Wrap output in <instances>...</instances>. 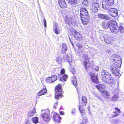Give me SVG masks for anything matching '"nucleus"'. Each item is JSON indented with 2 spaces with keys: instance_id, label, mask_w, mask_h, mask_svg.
Returning a JSON list of instances; mask_svg holds the SVG:
<instances>
[{
  "instance_id": "1",
  "label": "nucleus",
  "mask_w": 124,
  "mask_h": 124,
  "mask_svg": "<svg viewBox=\"0 0 124 124\" xmlns=\"http://www.w3.org/2000/svg\"><path fill=\"white\" fill-rule=\"evenodd\" d=\"M80 12V16L82 23L84 25H87L89 22L90 18L87 9L85 8H82Z\"/></svg>"
},
{
  "instance_id": "2",
  "label": "nucleus",
  "mask_w": 124,
  "mask_h": 124,
  "mask_svg": "<svg viewBox=\"0 0 124 124\" xmlns=\"http://www.w3.org/2000/svg\"><path fill=\"white\" fill-rule=\"evenodd\" d=\"M101 74L102 79L104 82L107 84L112 83L113 79L110 73L105 70H103Z\"/></svg>"
},
{
  "instance_id": "3",
  "label": "nucleus",
  "mask_w": 124,
  "mask_h": 124,
  "mask_svg": "<svg viewBox=\"0 0 124 124\" xmlns=\"http://www.w3.org/2000/svg\"><path fill=\"white\" fill-rule=\"evenodd\" d=\"M108 27L111 32L114 34H117L119 32L118 29L117 24L116 21L111 20L109 21Z\"/></svg>"
},
{
  "instance_id": "4",
  "label": "nucleus",
  "mask_w": 124,
  "mask_h": 124,
  "mask_svg": "<svg viewBox=\"0 0 124 124\" xmlns=\"http://www.w3.org/2000/svg\"><path fill=\"white\" fill-rule=\"evenodd\" d=\"M99 7V4L98 3V1L94 0L93 1L92 4L90 8V10L93 12H96L98 10V8Z\"/></svg>"
},
{
  "instance_id": "5",
  "label": "nucleus",
  "mask_w": 124,
  "mask_h": 124,
  "mask_svg": "<svg viewBox=\"0 0 124 124\" xmlns=\"http://www.w3.org/2000/svg\"><path fill=\"white\" fill-rule=\"evenodd\" d=\"M85 58L84 59L82 63L85 69L87 70V68L91 66V64L88 55H85Z\"/></svg>"
},
{
  "instance_id": "6",
  "label": "nucleus",
  "mask_w": 124,
  "mask_h": 124,
  "mask_svg": "<svg viewBox=\"0 0 124 124\" xmlns=\"http://www.w3.org/2000/svg\"><path fill=\"white\" fill-rule=\"evenodd\" d=\"M104 40L107 44H111L114 42L113 38L111 36H109L107 35H106L104 36Z\"/></svg>"
},
{
  "instance_id": "7",
  "label": "nucleus",
  "mask_w": 124,
  "mask_h": 124,
  "mask_svg": "<svg viewBox=\"0 0 124 124\" xmlns=\"http://www.w3.org/2000/svg\"><path fill=\"white\" fill-rule=\"evenodd\" d=\"M77 47V51L78 53H82L85 51V48L84 46L80 43L76 44Z\"/></svg>"
},
{
  "instance_id": "8",
  "label": "nucleus",
  "mask_w": 124,
  "mask_h": 124,
  "mask_svg": "<svg viewBox=\"0 0 124 124\" xmlns=\"http://www.w3.org/2000/svg\"><path fill=\"white\" fill-rule=\"evenodd\" d=\"M53 118V121L56 123H58L60 122L61 117L58 113L54 112Z\"/></svg>"
},
{
  "instance_id": "9",
  "label": "nucleus",
  "mask_w": 124,
  "mask_h": 124,
  "mask_svg": "<svg viewBox=\"0 0 124 124\" xmlns=\"http://www.w3.org/2000/svg\"><path fill=\"white\" fill-rule=\"evenodd\" d=\"M57 79V76L55 75L51 76V77H48L46 79V81L48 83H52L55 82Z\"/></svg>"
},
{
  "instance_id": "10",
  "label": "nucleus",
  "mask_w": 124,
  "mask_h": 124,
  "mask_svg": "<svg viewBox=\"0 0 124 124\" xmlns=\"http://www.w3.org/2000/svg\"><path fill=\"white\" fill-rule=\"evenodd\" d=\"M110 69L111 71L114 76H117L119 75V72L118 69L116 67L111 65Z\"/></svg>"
},
{
  "instance_id": "11",
  "label": "nucleus",
  "mask_w": 124,
  "mask_h": 124,
  "mask_svg": "<svg viewBox=\"0 0 124 124\" xmlns=\"http://www.w3.org/2000/svg\"><path fill=\"white\" fill-rule=\"evenodd\" d=\"M95 87L99 92L101 93L105 90L106 87L105 85L102 84L96 85L95 86Z\"/></svg>"
},
{
  "instance_id": "12",
  "label": "nucleus",
  "mask_w": 124,
  "mask_h": 124,
  "mask_svg": "<svg viewBox=\"0 0 124 124\" xmlns=\"http://www.w3.org/2000/svg\"><path fill=\"white\" fill-rule=\"evenodd\" d=\"M121 58L120 56L116 54H115L112 55L111 57V60L112 62H115L117 61L118 60H120Z\"/></svg>"
},
{
  "instance_id": "13",
  "label": "nucleus",
  "mask_w": 124,
  "mask_h": 124,
  "mask_svg": "<svg viewBox=\"0 0 124 124\" xmlns=\"http://www.w3.org/2000/svg\"><path fill=\"white\" fill-rule=\"evenodd\" d=\"M98 17L100 18L104 19L105 20H109L111 18L107 15L101 14H98L97 15Z\"/></svg>"
},
{
  "instance_id": "14",
  "label": "nucleus",
  "mask_w": 124,
  "mask_h": 124,
  "mask_svg": "<svg viewBox=\"0 0 124 124\" xmlns=\"http://www.w3.org/2000/svg\"><path fill=\"white\" fill-rule=\"evenodd\" d=\"M102 6L103 8L105 9H107L109 10V15L112 13L114 12L115 11L117 12V10L114 8H111L110 9H109V8L108 6H106L105 4H102Z\"/></svg>"
},
{
  "instance_id": "15",
  "label": "nucleus",
  "mask_w": 124,
  "mask_h": 124,
  "mask_svg": "<svg viewBox=\"0 0 124 124\" xmlns=\"http://www.w3.org/2000/svg\"><path fill=\"white\" fill-rule=\"evenodd\" d=\"M42 117L43 119L45 121H49L50 120L49 114V113L45 112L42 114Z\"/></svg>"
},
{
  "instance_id": "16",
  "label": "nucleus",
  "mask_w": 124,
  "mask_h": 124,
  "mask_svg": "<svg viewBox=\"0 0 124 124\" xmlns=\"http://www.w3.org/2000/svg\"><path fill=\"white\" fill-rule=\"evenodd\" d=\"M58 2L62 8H67V5L64 0H59Z\"/></svg>"
},
{
  "instance_id": "17",
  "label": "nucleus",
  "mask_w": 124,
  "mask_h": 124,
  "mask_svg": "<svg viewBox=\"0 0 124 124\" xmlns=\"http://www.w3.org/2000/svg\"><path fill=\"white\" fill-rule=\"evenodd\" d=\"M62 87L61 84H58L56 86L55 88V93L62 92Z\"/></svg>"
},
{
  "instance_id": "18",
  "label": "nucleus",
  "mask_w": 124,
  "mask_h": 124,
  "mask_svg": "<svg viewBox=\"0 0 124 124\" xmlns=\"http://www.w3.org/2000/svg\"><path fill=\"white\" fill-rule=\"evenodd\" d=\"M75 39L78 41H81L82 40L83 37L82 35L79 32L75 33L74 35Z\"/></svg>"
},
{
  "instance_id": "19",
  "label": "nucleus",
  "mask_w": 124,
  "mask_h": 124,
  "mask_svg": "<svg viewBox=\"0 0 124 124\" xmlns=\"http://www.w3.org/2000/svg\"><path fill=\"white\" fill-rule=\"evenodd\" d=\"M90 76L93 82L95 83H98V80L97 75L93 73L91 74Z\"/></svg>"
},
{
  "instance_id": "20",
  "label": "nucleus",
  "mask_w": 124,
  "mask_h": 124,
  "mask_svg": "<svg viewBox=\"0 0 124 124\" xmlns=\"http://www.w3.org/2000/svg\"><path fill=\"white\" fill-rule=\"evenodd\" d=\"M114 109L117 111H114L113 112V113L115 114L114 115L112 114V117H114L117 116L119 115L118 113H121V111L120 109L117 108H115Z\"/></svg>"
},
{
  "instance_id": "21",
  "label": "nucleus",
  "mask_w": 124,
  "mask_h": 124,
  "mask_svg": "<svg viewBox=\"0 0 124 124\" xmlns=\"http://www.w3.org/2000/svg\"><path fill=\"white\" fill-rule=\"evenodd\" d=\"M61 75L59 78V80L63 82L66 81L68 77V75L66 74H64Z\"/></svg>"
},
{
  "instance_id": "22",
  "label": "nucleus",
  "mask_w": 124,
  "mask_h": 124,
  "mask_svg": "<svg viewBox=\"0 0 124 124\" xmlns=\"http://www.w3.org/2000/svg\"><path fill=\"white\" fill-rule=\"evenodd\" d=\"M47 90L46 88L42 89L37 93V95L39 96L45 94L47 92Z\"/></svg>"
},
{
  "instance_id": "23",
  "label": "nucleus",
  "mask_w": 124,
  "mask_h": 124,
  "mask_svg": "<svg viewBox=\"0 0 124 124\" xmlns=\"http://www.w3.org/2000/svg\"><path fill=\"white\" fill-rule=\"evenodd\" d=\"M36 108L34 107L33 109L29 111L27 114V116L29 117L32 116H34V114L36 113Z\"/></svg>"
},
{
  "instance_id": "24",
  "label": "nucleus",
  "mask_w": 124,
  "mask_h": 124,
  "mask_svg": "<svg viewBox=\"0 0 124 124\" xmlns=\"http://www.w3.org/2000/svg\"><path fill=\"white\" fill-rule=\"evenodd\" d=\"M55 98L57 100L63 97L62 92H57L55 93Z\"/></svg>"
},
{
  "instance_id": "25",
  "label": "nucleus",
  "mask_w": 124,
  "mask_h": 124,
  "mask_svg": "<svg viewBox=\"0 0 124 124\" xmlns=\"http://www.w3.org/2000/svg\"><path fill=\"white\" fill-rule=\"evenodd\" d=\"M87 99L85 96H83L82 97L81 104L83 106H85L87 103Z\"/></svg>"
},
{
  "instance_id": "26",
  "label": "nucleus",
  "mask_w": 124,
  "mask_h": 124,
  "mask_svg": "<svg viewBox=\"0 0 124 124\" xmlns=\"http://www.w3.org/2000/svg\"><path fill=\"white\" fill-rule=\"evenodd\" d=\"M102 93L104 94V96L105 98H109L111 96L109 92L106 90L103 91Z\"/></svg>"
},
{
  "instance_id": "27",
  "label": "nucleus",
  "mask_w": 124,
  "mask_h": 124,
  "mask_svg": "<svg viewBox=\"0 0 124 124\" xmlns=\"http://www.w3.org/2000/svg\"><path fill=\"white\" fill-rule=\"evenodd\" d=\"M105 1L106 5L109 6L112 5L114 3V0H105Z\"/></svg>"
},
{
  "instance_id": "28",
  "label": "nucleus",
  "mask_w": 124,
  "mask_h": 124,
  "mask_svg": "<svg viewBox=\"0 0 124 124\" xmlns=\"http://www.w3.org/2000/svg\"><path fill=\"white\" fill-rule=\"evenodd\" d=\"M113 63L115 64L116 66L118 68H120L122 64L121 59L120 60H118L117 61L115 62H113Z\"/></svg>"
},
{
  "instance_id": "29",
  "label": "nucleus",
  "mask_w": 124,
  "mask_h": 124,
  "mask_svg": "<svg viewBox=\"0 0 124 124\" xmlns=\"http://www.w3.org/2000/svg\"><path fill=\"white\" fill-rule=\"evenodd\" d=\"M79 108L80 113L82 115H85V111L83 107L81 105L79 106Z\"/></svg>"
},
{
  "instance_id": "30",
  "label": "nucleus",
  "mask_w": 124,
  "mask_h": 124,
  "mask_svg": "<svg viewBox=\"0 0 124 124\" xmlns=\"http://www.w3.org/2000/svg\"><path fill=\"white\" fill-rule=\"evenodd\" d=\"M71 82L75 86H76L78 85L76 78L75 77H73L71 79Z\"/></svg>"
},
{
  "instance_id": "31",
  "label": "nucleus",
  "mask_w": 124,
  "mask_h": 124,
  "mask_svg": "<svg viewBox=\"0 0 124 124\" xmlns=\"http://www.w3.org/2000/svg\"><path fill=\"white\" fill-rule=\"evenodd\" d=\"M70 4L74 5L77 3V0H67Z\"/></svg>"
},
{
  "instance_id": "32",
  "label": "nucleus",
  "mask_w": 124,
  "mask_h": 124,
  "mask_svg": "<svg viewBox=\"0 0 124 124\" xmlns=\"http://www.w3.org/2000/svg\"><path fill=\"white\" fill-rule=\"evenodd\" d=\"M62 59L60 57H57L56 58V61L59 64H61L62 62Z\"/></svg>"
},
{
  "instance_id": "33",
  "label": "nucleus",
  "mask_w": 124,
  "mask_h": 124,
  "mask_svg": "<svg viewBox=\"0 0 124 124\" xmlns=\"http://www.w3.org/2000/svg\"><path fill=\"white\" fill-rule=\"evenodd\" d=\"M102 25L104 28L105 29H107L108 27V25L107 23L105 21L102 22Z\"/></svg>"
},
{
  "instance_id": "34",
  "label": "nucleus",
  "mask_w": 124,
  "mask_h": 124,
  "mask_svg": "<svg viewBox=\"0 0 124 124\" xmlns=\"http://www.w3.org/2000/svg\"><path fill=\"white\" fill-rule=\"evenodd\" d=\"M67 47L66 45L65 44H62V50L63 52L67 51Z\"/></svg>"
},
{
  "instance_id": "35",
  "label": "nucleus",
  "mask_w": 124,
  "mask_h": 124,
  "mask_svg": "<svg viewBox=\"0 0 124 124\" xmlns=\"http://www.w3.org/2000/svg\"><path fill=\"white\" fill-rule=\"evenodd\" d=\"M118 29L121 33H123L124 32V29L122 26L120 25Z\"/></svg>"
},
{
  "instance_id": "36",
  "label": "nucleus",
  "mask_w": 124,
  "mask_h": 124,
  "mask_svg": "<svg viewBox=\"0 0 124 124\" xmlns=\"http://www.w3.org/2000/svg\"><path fill=\"white\" fill-rule=\"evenodd\" d=\"M118 14V12L117 10V12L115 11L114 12L110 14V15L113 17H116L117 16Z\"/></svg>"
},
{
  "instance_id": "37",
  "label": "nucleus",
  "mask_w": 124,
  "mask_h": 124,
  "mask_svg": "<svg viewBox=\"0 0 124 124\" xmlns=\"http://www.w3.org/2000/svg\"><path fill=\"white\" fill-rule=\"evenodd\" d=\"M33 122L35 124H36L38 121V118L37 117H34L32 118Z\"/></svg>"
},
{
  "instance_id": "38",
  "label": "nucleus",
  "mask_w": 124,
  "mask_h": 124,
  "mask_svg": "<svg viewBox=\"0 0 124 124\" xmlns=\"http://www.w3.org/2000/svg\"><path fill=\"white\" fill-rule=\"evenodd\" d=\"M88 0H83V1L82 2V4L84 6H87L88 4Z\"/></svg>"
},
{
  "instance_id": "39",
  "label": "nucleus",
  "mask_w": 124,
  "mask_h": 124,
  "mask_svg": "<svg viewBox=\"0 0 124 124\" xmlns=\"http://www.w3.org/2000/svg\"><path fill=\"white\" fill-rule=\"evenodd\" d=\"M87 118H84L82 119V121L80 124H87Z\"/></svg>"
},
{
  "instance_id": "40",
  "label": "nucleus",
  "mask_w": 124,
  "mask_h": 124,
  "mask_svg": "<svg viewBox=\"0 0 124 124\" xmlns=\"http://www.w3.org/2000/svg\"><path fill=\"white\" fill-rule=\"evenodd\" d=\"M118 99V96L116 95H114L112 97V100L113 101H116Z\"/></svg>"
},
{
  "instance_id": "41",
  "label": "nucleus",
  "mask_w": 124,
  "mask_h": 124,
  "mask_svg": "<svg viewBox=\"0 0 124 124\" xmlns=\"http://www.w3.org/2000/svg\"><path fill=\"white\" fill-rule=\"evenodd\" d=\"M70 71L73 74H75V69L74 67H71L70 68Z\"/></svg>"
},
{
  "instance_id": "42",
  "label": "nucleus",
  "mask_w": 124,
  "mask_h": 124,
  "mask_svg": "<svg viewBox=\"0 0 124 124\" xmlns=\"http://www.w3.org/2000/svg\"><path fill=\"white\" fill-rule=\"evenodd\" d=\"M68 59V62L69 63V65L71 66V67H72V65L73 63H72V59L70 58V60H69L68 59Z\"/></svg>"
},
{
  "instance_id": "43",
  "label": "nucleus",
  "mask_w": 124,
  "mask_h": 124,
  "mask_svg": "<svg viewBox=\"0 0 124 124\" xmlns=\"http://www.w3.org/2000/svg\"><path fill=\"white\" fill-rule=\"evenodd\" d=\"M65 70L63 68L60 71V74L61 75L65 74Z\"/></svg>"
},
{
  "instance_id": "44",
  "label": "nucleus",
  "mask_w": 124,
  "mask_h": 124,
  "mask_svg": "<svg viewBox=\"0 0 124 124\" xmlns=\"http://www.w3.org/2000/svg\"><path fill=\"white\" fill-rule=\"evenodd\" d=\"M52 72L54 74H57L58 72V70L56 69H54L52 71Z\"/></svg>"
},
{
  "instance_id": "45",
  "label": "nucleus",
  "mask_w": 124,
  "mask_h": 124,
  "mask_svg": "<svg viewBox=\"0 0 124 124\" xmlns=\"http://www.w3.org/2000/svg\"><path fill=\"white\" fill-rule=\"evenodd\" d=\"M54 32L57 34H59L60 33L59 31L56 28L54 30Z\"/></svg>"
},
{
  "instance_id": "46",
  "label": "nucleus",
  "mask_w": 124,
  "mask_h": 124,
  "mask_svg": "<svg viewBox=\"0 0 124 124\" xmlns=\"http://www.w3.org/2000/svg\"><path fill=\"white\" fill-rule=\"evenodd\" d=\"M58 102H55L54 103L53 106V107L54 109H56V106L58 105Z\"/></svg>"
},
{
  "instance_id": "47",
  "label": "nucleus",
  "mask_w": 124,
  "mask_h": 124,
  "mask_svg": "<svg viewBox=\"0 0 124 124\" xmlns=\"http://www.w3.org/2000/svg\"><path fill=\"white\" fill-rule=\"evenodd\" d=\"M44 21V23L45 26V27H46V21L45 19H43Z\"/></svg>"
},
{
  "instance_id": "48",
  "label": "nucleus",
  "mask_w": 124,
  "mask_h": 124,
  "mask_svg": "<svg viewBox=\"0 0 124 124\" xmlns=\"http://www.w3.org/2000/svg\"><path fill=\"white\" fill-rule=\"evenodd\" d=\"M106 53L108 54H110L111 53V51L109 49H108L106 51Z\"/></svg>"
},
{
  "instance_id": "49",
  "label": "nucleus",
  "mask_w": 124,
  "mask_h": 124,
  "mask_svg": "<svg viewBox=\"0 0 124 124\" xmlns=\"http://www.w3.org/2000/svg\"><path fill=\"white\" fill-rule=\"evenodd\" d=\"M60 114L61 115H63L64 114V112L62 111H60Z\"/></svg>"
},
{
  "instance_id": "50",
  "label": "nucleus",
  "mask_w": 124,
  "mask_h": 124,
  "mask_svg": "<svg viewBox=\"0 0 124 124\" xmlns=\"http://www.w3.org/2000/svg\"><path fill=\"white\" fill-rule=\"evenodd\" d=\"M73 110L74 111L72 110V113H76V109H74Z\"/></svg>"
},
{
  "instance_id": "51",
  "label": "nucleus",
  "mask_w": 124,
  "mask_h": 124,
  "mask_svg": "<svg viewBox=\"0 0 124 124\" xmlns=\"http://www.w3.org/2000/svg\"><path fill=\"white\" fill-rule=\"evenodd\" d=\"M70 41L71 43V44L73 46H74V43H73V41L72 40H71L70 39Z\"/></svg>"
},
{
  "instance_id": "52",
  "label": "nucleus",
  "mask_w": 124,
  "mask_h": 124,
  "mask_svg": "<svg viewBox=\"0 0 124 124\" xmlns=\"http://www.w3.org/2000/svg\"><path fill=\"white\" fill-rule=\"evenodd\" d=\"M87 108L88 109V111H89L90 109V107L89 106L87 107Z\"/></svg>"
},
{
  "instance_id": "53",
  "label": "nucleus",
  "mask_w": 124,
  "mask_h": 124,
  "mask_svg": "<svg viewBox=\"0 0 124 124\" xmlns=\"http://www.w3.org/2000/svg\"><path fill=\"white\" fill-rule=\"evenodd\" d=\"M68 58H69V59H68V60H70V58L72 59L71 57H67V61H68Z\"/></svg>"
},
{
  "instance_id": "54",
  "label": "nucleus",
  "mask_w": 124,
  "mask_h": 124,
  "mask_svg": "<svg viewBox=\"0 0 124 124\" xmlns=\"http://www.w3.org/2000/svg\"><path fill=\"white\" fill-rule=\"evenodd\" d=\"M72 31H73L74 32H75V31L74 30H72Z\"/></svg>"
},
{
  "instance_id": "55",
  "label": "nucleus",
  "mask_w": 124,
  "mask_h": 124,
  "mask_svg": "<svg viewBox=\"0 0 124 124\" xmlns=\"http://www.w3.org/2000/svg\"><path fill=\"white\" fill-rule=\"evenodd\" d=\"M60 75V74H58V76H59Z\"/></svg>"
}]
</instances>
